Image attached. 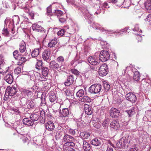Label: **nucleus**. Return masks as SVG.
<instances>
[{
    "label": "nucleus",
    "mask_w": 151,
    "mask_h": 151,
    "mask_svg": "<svg viewBox=\"0 0 151 151\" xmlns=\"http://www.w3.org/2000/svg\"><path fill=\"white\" fill-rule=\"evenodd\" d=\"M56 61L58 63L62 64L64 61V58L62 56H60L56 59Z\"/></svg>",
    "instance_id": "864d4df0"
},
{
    "label": "nucleus",
    "mask_w": 151,
    "mask_h": 151,
    "mask_svg": "<svg viewBox=\"0 0 151 151\" xmlns=\"http://www.w3.org/2000/svg\"><path fill=\"white\" fill-rule=\"evenodd\" d=\"M33 141L37 145L39 146L41 145L42 142L41 138L38 137H35L34 138Z\"/></svg>",
    "instance_id": "e433bc0d"
},
{
    "label": "nucleus",
    "mask_w": 151,
    "mask_h": 151,
    "mask_svg": "<svg viewBox=\"0 0 151 151\" xmlns=\"http://www.w3.org/2000/svg\"><path fill=\"white\" fill-rule=\"evenodd\" d=\"M144 4L145 8L149 12L151 13V0L147 1Z\"/></svg>",
    "instance_id": "2f4dec72"
},
{
    "label": "nucleus",
    "mask_w": 151,
    "mask_h": 151,
    "mask_svg": "<svg viewBox=\"0 0 151 151\" xmlns=\"http://www.w3.org/2000/svg\"><path fill=\"white\" fill-rule=\"evenodd\" d=\"M17 85L12 86V87L8 86L6 90L5 96H13L17 93Z\"/></svg>",
    "instance_id": "20e7f679"
},
{
    "label": "nucleus",
    "mask_w": 151,
    "mask_h": 151,
    "mask_svg": "<svg viewBox=\"0 0 151 151\" xmlns=\"http://www.w3.org/2000/svg\"><path fill=\"white\" fill-rule=\"evenodd\" d=\"M58 42V40L56 38H53L49 42L48 44V46L49 47L51 48L54 47L55 45Z\"/></svg>",
    "instance_id": "cd10ccee"
},
{
    "label": "nucleus",
    "mask_w": 151,
    "mask_h": 151,
    "mask_svg": "<svg viewBox=\"0 0 151 151\" xmlns=\"http://www.w3.org/2000/svg\"><path fill=\"white\" fill-rule=\"evenodd\" d=\"M90 133L87 132H82L80 133V135L81 137L83 139H88L90 136Z\"/></svg>",
    "instance_id": "473e14b6"
},
{
    "label": "nucleus",
    "mask_w": 151,
    "mask_h": 151,
    "mask_svg": "<svg viewBox=\"0 0 151 151\" xmlns=\"http://www.w3.org/2000/svg\"><path fill=\"white\" fill-rule=\"evenodd\" d=\"M63 140L64 142L66 143L70 141H73L74 138L72 136L66 134L64 136Z\"/></svg>",
    "instance_id": "a878e982"
},
{
    "label": "nucleus",
    "mask_w": 151,
    "mask_h": 151,
    "mask_svg": "<svg viewBox=\"0 0 151 151\" xmlns=\"http://www.w3.org/2000/svg\"><path fill=\"white\" fill-rule=\"evenodd\" d=\"M103 87L105 89V91H107L110 89V86L108 83L105 82L104 83Z\"/></svg>",
    "instance_id": "de8ad7c7"
},
{
    "label": "nucleus",
    "mask_w": 151,
    "mask_h": 151,
    "mask_svg": "<svg viewBox=\"0 0 151 151\" xmlns=\"http://www.w3.org/2000/svg\"><path fill=\"white\" fill-rule=\"evenodd\" d=\"M22 92L24 95L27 96L28 98H31L33 95L32 91L29 89H22Z\"/></svg>",
    "instance_id": "a211bd4d"
},
{
    "label": "nucleus",
    "mask_w": 151,
    "mask_h": 151,
    "mask_svg": "<svg viewBox=\"0 0 151 151\" xmlns=\"http://www.w3.org/2000/svg\"><path fill=\"white\" fill-rule=\"evenodd\" d=\"M99 30H101L102 32H105L107 33H108L109 34H110L111 32H112V31L111 30H107L103 28H101L100 27L99 29Z\"/></svg>",
    "instance_id": "e2e57ef3"
},
{
    "label": "nucleus",
    "mask_w": 151,
    "mask_h": 151,
    "mask_svg": "<svg viewBox=\"0 0 151 151\" xmlns=\"http://www.w3.org/2000/svg\"><path fill=\"white\" fill-rule=\"evenodd\" d=\"M109 124V119H105L102 123V125L105 128H106L108 127Z\"/></svg>",
    "instance_id": "49530a36"
},
{
    "label": "nucleus",
    "mask_w": 151,
    "mask_h": 151,
    "mask_svg": "<svg viewBox=\"0 0 151 151\" xmlns=\"http://www.w3.org/2000/svg\"><path fill=\"white\" fill-rule=\"evenodd\" d=\"M37 76H39V78H37V79L40 81H45V78H43L41 76V74L40 73H37Z\"/></svg>",
    "instance_id": "69168bd1"
},
{
    "label": "nucleus",
    "mask_w": 151,
    "mask_h": 151,
    "mask_svg": "<svg viewBox=\"0 0 151 151\" xmlns=\"http://www.w3.org/2000/svg\"><path fill=\"white\" fill-rule=\"evenodd\" d=\"M70 72L76 76H78L79 74V71L76 69H71L70 70Z\"/></svg>",
    "instance_id": "bf43d9fd"
},
{
    "label": "nucleus",
    "mask_w": 151,
    "mask_h": 151,
    "mask_svg": "<svg viewBox=\"0 0 151 151\" xmlns=\"http://www.w3.org/2000/svg\"><path fill=\"white\" fill-rule=\"evenodd\" d=\"M21 68L20 67H18L14 70V73L18 75L21 73Z\"/></svg>",
    "instance_id": "13d9d810"
},
{
    "label": "nucleus",
    "mask_w": 151,
    "mask_h": 151,
    "mask_svg": "<svg viewBox=\"0 0 151 151\" xmlns=\"http://www.w3.org/2000/svg\"><path fill=\"white\" fill-rule=\"evenodd\" d=\"M65 151H76L73 148L70 147H67L65 149Z\"/></svg>",
    "instance_id": "774afa93"
},
{
    "label": "nucleus",
    "mask_w": 151,
    "mask_h": 151,
    "mask_svg": "<svg viewBox=\"0 0 151 151\" xmlns=\"http://www.w3.org/2000/svg\"><path fill=\"white\" fill-rule=\"evenodd\" d=\"M26 57H24L22 56H20V58L19 59H17L19 61L17 63V64L18 65H21L24 62H25L26 61L25 58Z\"/></svg>",
    "instance_id": "79ce46f5"
},
{
    "label": "nucleus",
    "mask_w": 151,
    "mask_h": 151,
    "mask_svg": "<svg viewBox=\"0 0 151 151\" xmlns=\"http://www.w3.org/2000/svg\"><path fill=\"white\" fill-rule=\"evenodd\" d=\"M2 34L6 36H8L9 35V32L7 30V29L4 28L3 30Z\"/></svg>",
    "instance_id": "680f3d73"
},
{
    "label": "nucleus",
    "mask_w": 151,
    "mask_h": 151,
    "mask_svg": "<svg viewBox=\"0 0 151 151\" xmlns=\"http://www.w3.org/2000/svg\"><path fill=\"white\" fill-rule=\"evenodd\" d=\"M103 86L100 84H94L92 85L89 88L88 91L91 94H96L102 92L103 90Z\"/></svg>",
    "instance_id": "f03ea898"
},
{
    "label": "nucleus",
    "mask_w": 151,
    "mask_h": 151,
    "mask_svg": "<svg viewBox=\"0 0 151 151\" xmlns=\"http://www.w3.org/2000/svg\"><path fill=\"white\" fill-rule=\"evenodd\" d=\"M61 105L59 103L54 104L53 106V111L56 112L58 111V110H60Z\"/></svg>",
    "instance_id": "ea45409f"
},
{
    "label": "nucleus",
    "mask_w": 151,
    "mask_h": 151,
    "mask_svg": "<svg viewBox=\"0 0 151 151\" xmlns=\"http://www.w3.org/2000/svg\"><path fill=\"white\" fill-rule=\"evenodd\" d=\"M13 137L15 140L18 141L20 142L22 140L24 143L27 142L28 144L29 142V140L26 137L17 132L13 133Z\"/></svg>",
    "instance_id": "7ed1b4c3"
},
{
    "label": "nucleus",
    "mask_w": 151,
    "mask_h": 151,
    "mask_svg": "<svg viewBox=\"0 0 151 151\" xmlns=\"http://www.w3.org/2000/svg\"><path fill=\"white\" fill-rule=\"evenodd\" d=\"M84 109L85 113L88 115H91L93 113L92 107L89 105L85 104L84 105Z\"/></svg>",
    "instance_id": "aec40b11"
},
{
    "label": "nucleus",
    "mask_w": 151,
    "mask_h": 151,
    "mask_svg": "<svg viewBox=\"0 0 151 151\" xmlns=\"http://www.w3.org/2000/svg\"><path fill=\"white\" fill-rule=\"evenodd\" d=\"M12 127L17 131V129L20 128V125L17 123L15 122L14 123L12 124Z\"/></svg>",
    "instance_id": "3c124183"
},
{
    "label": "nucleus",
    "mask_w": 151,
    "mask_h": 151,
    "mask_svg": "<svg viewBox=\"0 0 151 151\" xmlns=\"http://www.w3.org/2000/svg\"><path fill=\"white\" fill-rule=\"evenodd\" d=\"M32 28L34 31L36 32L44 33L46 32V30L43 27L37 24H34L32 26Z\"/></svg>",
    "instance_id": "4468645a"
},
{
    "label": "nucleus",
    "mask_w": 151,
    "mask_h": 151,
    "mask_svg": "<svg viewBox=\"0 0 151 151\" xmlns=\"http://www.w3.org/2000/svg\"><path fill=\"white\" fill-rule=\"evenodd\" d=\"M4 80L8 83L11 84L13 81V76L11 74H7L4 77Z\"/></svg>",
    "instance_id": "4be33fe9"
},
{
    "label": "nucleus",
    "mask_w": 151,
    "mask_h": 151,
    "mask_svg": "<svg viewBox=\"0 0 151 151\" xmlns=\"http://www.w3.org/2000/svg\"><path fill=\"white\" fill-rule=\"evenodd\" d=\"M56 95L55 94L53 93L50 95V100L51 102H53L56 101Z\"/></svg>",
    "instance_id": "37998d69"
},
{
    "label": "nucleus",
    "mask_w": 151,
    "mask_h": 151,
    "mask_svg": "<svg viewBox=\"0 0 151 151\" xmlns=\"http://www.w3.org/2000/svg\"><path fill=\"white\" fill-rule=\"evenodd\" d=\"M42 114H44L45 111L42 110L32 114L30 115L29 117L30 119L32 120L34 122L37 121L39 119L40 114L41 115Z\"/></svg>",
    "instance_id": "6e6552de"
},
{
    "label": "nucleus",
    "mask_w": 151,
    "mask_h": 151,
    "mask_svg": "<svg viewBox=\"0 0 151 151\" xmlns=\"http://www.w3.org/2000/svg\"><path fill=\"white\" fill-rule=\"evenodd\" d=\"M148 83L144 81H142L140 83V88L141 89H144Z\"/></svg>",
    "instance_id": "58836bf2"
},
{
    "label": "nucleus",
    "mask_w": 151,
    "mask_h": 151,
    "mask_svg": "<svg viewBox=\"0 0 151 151\" xmlns=\"http://www.w3.org/2000/svg\"><path fill=\"white\" fill-rule=\"evenodd\" d=\"M28 104L27 105V108L29 109H33L36 106L33 100L29 101Z\"/></svg>",
    "instance_id": "72a5a7b5"
},
{
    "label": "nucleus",
    "mask_w": 151,
    "mask_h": 151,
    "mask_svg": "<svg viewBox=\"0 0 151 151\" xmlns=\"http://www.w3.org/2000/svg\"><path fill=\"white\" fill-rule=\"evenodd\" d=\"M140 77V75L139 72L138 71H136L134 73L133 76V79L134 81H138L139 80Z\"/></svg>",
    "instance_id": "a19ab883"
},
{
    "label": "nucleus",
    "mask_w": 151,
    "mask_h": 151,
    "mask_svg": "<svg viewBox=\"0 0 151 151\" xmlns=\"http://www.w3.org/2000/svg\"><path fill=\"white\" fill-rule=\"evenodd\" d=\"M19 50L20 53L22 56L26 57L28 55V53H27L26 45V43L24 42L19 45Z\"/></svg>",
    "instance_id": "0eeeda50"
},
{
    "label": "nucleus",
    "mask_w": 151,
    "mask_h": 151,
    "mask_svg": "<svg viewBox=\"0 0 151 151\" xmlns=\"http://www.w3.org/2000/svg\"><path fill=\"white\" fill-rule=\"evenodd\" d=\"M84 94V91L82 89L79 90L76 93V96L77 97H82Z\"/></svg>",
    "instance_id": "c03bdc74"
},
{
    "label": "nucleus",
    "mask_w": 151,
    "mask_h": 151,
    "mask_svg": "<svg viewBox=\"0 0 151 151\" xmlns=\"http://www.w3.org/2000/svg\"><path fill=\"white\" fill-rule=\"evenodd\" d=\"M88 62L93 65H96L99 64L97 58L95 56H91L88 58Z\"/></svg>",
    "instance_id": "f3484780"
},
{
    "label": "nucleus",
    "mask_w": 151,
    "mask_h": 151,
    "mask_svg": "<svg viewBox=\"0 0 151 151\" xmlns=\"http://www.w3.org/2000/svg\"><path fill=\"white\" fill-rule=\"evenodd\" d=\"M99 60L102 62H105L110 58V55L107 50H103L101 51L99 56Z\"/></svg>",
    "instance_id": "423d86ee"
},
{
    "label": "nucleus",
    "mask_w": 151,
    "mask_h": 151,
    "mask_svg": "<svg viewBox=\"0 0 151 151\" xmlns=\"http://www.w3.org/2000/svg\"><path fill=\"white\" fill-rule=\"evenodd\" d=\"M126 98L127 100L132 103H134L137 100L135 95L131 93L127 94L126 95Z\"/></svg>",
    "instance_id": "f8f14e48"
},
{
    "label": "nucleus",
    "mask_w": 151,
    "mask_h": 151,
    "mask_svg": "<svg viewBox=\"0 0 151 151\" xmlns=\"http://www.w3.org/2000/svg\"><path fill=\"white\" fill-rule=\"evenodd\" d=\"M109 72L108 67L106 63L101 65L99 70V73L101 76H106Z\"/></svg>",
    "instance_id": "39448f33"
},
{
    "label": "nucleus",
    "mask_w": 151,
    "mask_h": 151,
    "mask_svg": "<svg viewBox=\"0 0 151 151\" xmlns=\"http://www.w3.org/2000/svg\"><path fill=\"white\" fill-rule=\"evenodd\" d=\"M23 123L29 126H32L34 124V122L28 118H24L23 120Z\"/></svg>",
    "instance_id": "5701e85b"
},
{
    "label": "nucleus",
    "mask_w": 151,
    "mask_h": 151,
    "mask_svg": "<svg viewBox=\"0 0 151 151\" xmlns=\"http://www.w3.org/2000/svg\"><path fill=\"white\" fill-rule=\"evenodd\" d=\"M65 92L67 96H70V95L72 96L70 90L66 89L65 90Z\"/></svg>",
    "instance_id": "338daca9"
},
{
    "label": "nucleus",
    "mask_w": 151,
    "mask_h": 151,
    "mask_svg": "<svg viewBox=\"0 0 151 151\" xmlns=\"http://www.w3.org/2000/svg\"><path fill=\"white\" fill-rule=\"evenodd\" d=\"M110 127L113 128L114 130H117L120 127L119 122L116 120H113L111 123Z\"/></svg>",
    "instance_id": "412c9836"
},
{
    "label": "nucleus",
    "mask_w": 151,
    "mask_h": 151,
    "mask_svg": "<svg viewBox=\"0 0 151 151\" xmlns=\"http://www.w3.org/2000/svg\"><path fill=\"white\" fill-rule=\"evenodd\" d=\"M40 48H35L31 52V55L32 58H35L37 57L40 53Z\"/></svg>",
    "instance_id": "bb28decb"
},
{
    "label": "nucleus",
    "mask_w": 151,
    "mask_h": 151,
    "mask_svg": "<svg viewBox=\"0 0 151 151\" xmlns=\"http://www.w3.org/2000/svg\"><path fill=\"white\" fill-rule=\"evenodd\" d=\"M146 23L150 25L151 24V14H149L147 15L145 19Z\"/></svg>",
    "instance_id": "09e8293b"
},
{
    "label": "nucleus",
    "mask_w": 151,
    "mask_h": 151,
    "mask_svg": "<svg viewBox=\"0 0 151 151\" xmlns=\"http://www.w3.org/2000/svg\"><path fill=\"white\" fill-rule=\"evenodd\" d=\"M110 115L111 117L118 118L121 116L119 110L115 108H112L110 111Z\"/></svg>",
    "instance_id": "9b49d317"
},
{
    "label": "nucleus",
    "mask_w": 151,
    "mask_h": 151,
    "mask_svg": "<svg viewBox=\"0 0 151 151\" xmlns=\"http://www.w3.org/2000/svg\"><path fill=\"white\" fill-rule=\"evenodd\" d=\"M45 114H42L41 115L40 114L39 121L42 123H44L45 122Z\"/></svg>",
    "instance_id": "8fccbe9b"
},
{
    "label": "nucleus",
    "mask_w": 151,
    "mask_h": 151,
    "mask_svg": "<svg viewBox=\"0 0 151 151\" xmlns=\"http://www.w3.org/2000/svg\"><path fill=\"white\" fill-rule=\"evenodd\" d=\"M50 54L49 50H45L42 53V58L44 60L47 61L49 60Z\"/></svg>",
    "instance_id": "2eb2a0df"
},
{
    "label": "nucleus",
    "mask_w": 151,
    "mask_h": 151,
    "mask_svg": "<svg viewBox=\"0 0 151 151\" xmlns=\"http://www.w3.org/2000/svg\"><path fill=\"white\" fill-rule=\"evenodd\" d=\"M79 100L81 102H84L89 103L91 101V98L87 96H83L80 98Z\"/></svg>",
    "instance_id": "c85d7f7f"
},
{
    "label": "nucleus",
    "mask_w": 151,
    "mask_h": 151,
    "mask_svg": "<svg viewBox=\"0 0 151 151\" xmlns=\"http://www.w3.org/2000/svg\"><path fill=\"white\" fill-rule=\"evenodd\" d=\"M41 69L42 70V74L44 77L47 76L49 73V70L47 67H43Z\"/></svg>",
    "instance_id": "7c9ffc66"
},
{
    "label": "nucleus",
    "mask_w": 151,
    "mask_h": 151,
    "mask_svg": "<svg viewBox=\"0 0 151 151\" xmlns=\"http://www.w3.org/2000/svg\"><path fill=\"white\" fill-rule=\"evenodd\" d=\"M91 143L92 145L96 146H100L101 144V140L96 138H94L91 140Z\"/></svg>",
    "instance_id": "b1692460"
},
{
    "label": "nucleus",
    "mask_w": 151,
    "mask_h": 151,
    "mask_svg": "<svg viewBox=\"0 0 151 151\" xmlns=\"http://www.w3.org/2000/svg\"><path fill=\"white\" fill-rule=\"evenodd\" d=\"M50 67V68L57 70L60 68L61 69V66H60L55 60H53L51 61L49 63Z\"/></svg>",
    "instance_id": "dca6fc26"
},
{
    "label": "nucleus",
    "mask_w": 151,
    "mask_h": 151,
    "mask_svg": "<svg viewBox=\"0 0 151 151\" xmlns=\"http://www.w3.org/2000/svg\"><path fill=\"white\" fill-rule=\"evenodd\" d=\"M75 78L72 74H69L67 76V79L64 82L65 86H69L72 84L74 82Z\"/></svg>",
    "instance_id": "9d476101"
},
{
    "label": "nucleus",
    "mask_w": 151,
    "mask_h": 151,
    "mask_svg": "<svg viewBox=\"0 0 151 151\" xmlns=\"http://www.w3.org/2000/svg\"><path fill=\"white\" fill-rule=\"evenodd\" d=\"M82 148L84 151H89L91 149V146L90 144L86 140L83 139Z\"/></svg>",
    "instance_id": "6ab92c4d"
},
{
    "label": "nucleus",
    "mask_w": 151,
    "mask_h": 151,
    "mask_svg": "<svg viewBox=\"0 0 151 151\" xmlns=\"http://www.w3.org/2000/svg\"><path fill=\"white\" fill-rule=\"evenodd\" d=\"M125 113H126L128 117H131L135 114V111L134 108L132 107L129 110H127L125 111Z\"/></svg>",
    "instance_id": "393cba45"
},
{
    "label": "nucleus",
    "mask_w": 151,
    "mask_h": 151,
    "mask_svg": "<svg viewBox=\"0 0 151 151\" xmlns=\"http://www.w3.org/2000/svg\"><path fill=\"white\" fill-rule=\"evenodd\" d=\"M130 137L128 135L124 136L117 142V147L119 148L127 147L130 142Z\"/></svg>",
    "instance_id": "f257e3e1"
},
{
    "label": "nucleus",
    "mask_w": 151,
    "mask_h": 151,
    "mask_svg": "<svg viewBox=\"0 0 151 151\" xmlns=\"http://www.w3.org/2000/svg\"><path fill=\"white\" fill-rule=\"evenodd\" d=\"M36 68L38 70H40L42 67V62L41 60H37V62L36 64Z\"/></svg>",
    "instance_id": "c9c22d12"
},
{
    "label": "nucleus",
    "mask_w": 151,
    "mask_h": 151,
    "mask_svg": "<svg viewBox=\"0 0 151 151\" xmlns=\"http://www.w3.org/2000/svg\"><path fill=\"white\" fill-rule=\"evenodd\" d=\"M63 134H64V133L62 131L59 132L57 133L56 136L59 138H60V137L62 136Z\"/></svg>",
    "instance_id": "0e129e2a"
},
{
    "label": "nucleus",
    "mask_w": 151,
    "mask_h": 151,
    "mask_svg": "<svg viewBox=\"0 0 151 151\" xmlns=\"http://www.w3.org/2000/svg\"><path fill=\"white\" fill-rule=\"evenodd\" d=\"M37 74L35 75L34 73L33 72V74L31 75V76H30V80L33 81H34L35 80V78L37 79V78H39V76H37Z\"/></svg>",
    "instance_id": "052dcab7"
},
{
    "label": "nucleus",
    "mask_w": 151,
    "mask_h": 151,
    "mask_svg": "<svg viewBox=\"0 0 151 151\" xmlns=\"http://www.w3.org/2000/svg\"><path fill=\"white\" fill-rule=\"evenodd\" d=\"M65 32V29H62L58 32L57 35L58 36L62 37L64 35Z\"/></svg>",
    "instance_id": "5fc2aeb1"
},
{
    "label": "nucleus",
    "mask_w": 151,
    "mask_h": 151,
    "mask_svg": "<svg viewBox=\"0 0 151 151\" xmlns=\"http://www.w3.org/2000/svg\"><path fill=\"white\" fill-rule=\"evenodd\" d=\"M73 141H70L68 142L65 143V145L68 147H73L75 146V143L73 142Z\"/></svg>",
    "instance_id": "4d7b16f0"
},
{
    "label": "nucleus",
    "mask_w": 151,
    "mask_h": 151,
    "mask_svg": "<svg viewBox=\"0 0 151 151\" xmlns=\"http://www.w3.org/2000/svg\"><path fill=\"white\" fill-rule=\"evenodd\" d=\"M14 58L16 60L19 59L20 58V56H22L21 53H20L18 50H16L13 53Z\"/></svg>",
    "instance_id": "f704fd0d"
},
{
    "label": "nucleus",
    "mask_w": 151,
    "mask_h": 151,
    "mask_svg": "<svg viewBox=\"0 0 151 151\" xmlns=\"http://www.w3.org/2000/svg\"><path fill=\"white\" fill-rule=\"evenodd\" d=\"M83 15L86 19H90L91 18V15L88 13H83Z\"/></svg>",
    "instance_id": "6e6d98bb"
},
{
    "label": "nucleus",
    "mask_w": 151,
    "mask_h": 151,
    "mask_svg": "<svg viewBox=\"0 0 151 151\" xmlns=\"http://www.w3.org/2000/svg\"><path fill=\"white\" fill-rule=\"evenodd\" d=\"M46 14L49 17L53 15V13L52 12V6L51 5L49 6L46 9Z\"/></svg>",
    "instance_id": "4c0bfd02"
},
{
    "label": "nucleus",
    "mask_w": 151,
    "mask_h": 151,
    "mask_svg": "<svg viewBox=\"0 0 151 151\" xmlns=\"http://www.w3.org/2000/svg\"><path fill=\"white\" fill-rule=\"evenodd\" d=\"M45 126L46 129L51 132L54 129L55 126L54 123L51 121H48L45 124Z\"/></svg>",
    "instance_id": "ddd939ff"
},
{
    "label": "nucleus",
    "mask_w": 151,
    "mask_h": 151,
    "mask_svg": "<svg viewBox=\"0 0 151 151\" xmlns=\"http://www.w3.org/2000/svg\"><path fill=\"white\" fill-rule=\"evenodd\" d=\"M60 116L61 117H68L71 115L70 111L67 108H64L59 111Z\"/></svg>",
    "instance_id": "1a4fd4ad"
},
{
    "label": "nucleus",
    "mask_w": 151,
    "mask_h": 151,
    "mask_svg": "<svg viewBox=\"0 0 151 151\" xmlns=\"http://www.w3.org/2000/svg\"><path fill=\"white\" fill-rule=\"evenodd\" d=\"M63 14L62 11L59 10H56L53 13V15L57 16L58 17L61 16Z\"/></svg>",
    "instance_id": "a18cd8bd"
},
{
    "label": "nucleus",
    "mask_w": 151,
    "mask_h": 151,
    "mask_svg": "<svg viewBox=\"0 0 151 151\" xmlns=\"http://www.w3.org/2000/svg\"><path fill=\"white\" fill-rule=\"evenodd\" d=\"M29 101L30 100H29L27 98L22 97L21 99L20 105L22 106H25L27 105Z\"/></svg>",
    "instance_id": "c756f323"
},
{
    "label": "nucleus",
    "mask_w": 151,
    "mask_h": 151,
    "mask_svg": "<svg viewBox=\"0 0 151 151\" xmlns=\"http://www.w3.org/2000/svg\"><path fill=\"white\" fill-rule=\"evenodd\" d=\"M95 68L93 66H91L88 64L87 66V71H91L92 72L95 70Z\"/></svg>",
    "instance_id": "603ef678"
}]
</instances>
